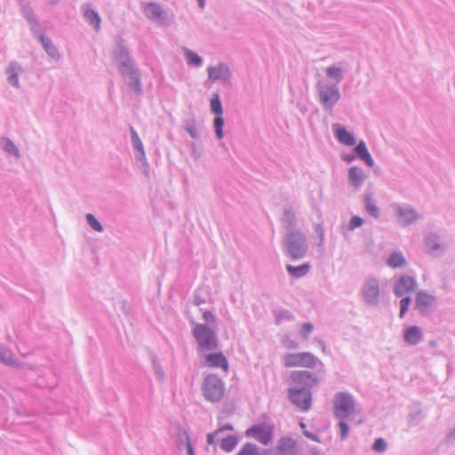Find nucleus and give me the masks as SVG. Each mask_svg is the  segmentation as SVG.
Instances as JSON below:
<instances>
[{"label": "nucleus", "instance_id": "1", "mask_svg": "<svg viewBox=\"0 0 455 455\" xmlns=\"http://www.w3.org/2000/svg\"><path fill=\"white\" fill-rule=\"evenodd\" d=\"M193 336L198 345L199 352L214 350L219 346L215 330L206 324L196 323L193 328Z\"/></svg>", "mask_w": 455, "mask_h": 455}, {"label": "nucleus", "instance_id": "2", "mask_svg": "<svg viewBox=\"0 0 455 455\" xmlns=\"http://www.w3.org/2000/svg\"><path fill=\"white\" fill-rule=\"evenodd\" d=\"M202 391L207 401L216 403L224 397L226 388L222 379L217 374L211 373L204 378Z\"/></svg>", "mask_w": 455, "mask_h": 455}, {"label": "nucleus", "instance_id": "3", "mask_svg": "<svg viewBox=\"0 0 455 455\" xmlns=\"http://www.w3.org/2000/svg\"><path fill=\"white\" fill-rule=\"evenodd\" d=\"M283 365L286 368L314 369L321 362L309 352L288 353L283 356Z\"/></svg>", "mask_w": 455, "mask_h": 455}, {"label": "nucleus", "instance_id": "4", "mask_svg": "<svg viewBox=\"0 0 455 455\" xmlns=\"http://www.w3.org/2000/svg\"><path fill=\"white\" fill-rule=\"evenodd\" d=\"M334 414L339 419H344L353 414L355 404L353 397L345 392L338 393L333 400Z\"/></svg>", "mask_w": 455, "mask_h": 455}, {"label": "nucleus", "instance_id": "5", "mask_svg": "<svg viewBox=\"0 0 455 455\" xmlns=\"http://www.w3.org/2000/svg\"><path fill=\"white\" fill-rule=\"evenodd\" d=\"M288 251L293 259L302 258L306 252L305 239L298 231H291L288 235Z\"/></svg>", "mask_w": 455, "mask_h": 455}, {"label": "nucleus", "instance_id": "6", "mask_svg": "<svg viewBox=\"0 0 455 455\" xmlns=\"http://www.w3.org/2000/svg\"><path fill=\"white\" fill-rule=\"evenodd\" d=\"M246 435L253 437L260 443L268 444L273 437V427L267 424L255 425L246 430Z\"/></svg>", "mask_w": 455, "mask_h": 455}, {"label": "nucleus", "instance_id": "7", "mask_svg": "<svg viewBox=\"0 0 455 455\" xmlns=\"http://www.w3.org/2000/svg\"><path fill=\"white\" fill-rule=\"evenodd\" d=\"M204 365L207 368L221 369L225 372L229 369L228 361L222 352L204 354Z\"/></svg>", "mask_w": 455, "mask_h": 455}, {"label": "nucleus", "instance_id": "8", "mask_svg": "<svg viewBox=\"0 0 455 455\" xmlns=\"http://www.w3.org/2000/svg\"><path fill=\"white\" fill-rule=\"evenodd\" d=\"M418 283L414 277L409 275L400 276L394 286V293L397 297H402L406 293L413 292L417 289Z\"/></svg>", "mask_w": 455, "mask_h": 455}, {"label": "nucleus", "instance_id": "9", "mask_svg": "<svg viewBox=\"0 0 455 455\" xmlns=\"http://www.w3.org/2000/svg\"><path fill=\"white\" fill-rule=\"evenodd\" d=\"M290 399L301 411H307L311 405V395L305 389H291Z\"/></svg>", "mask_w": 455, "mask_h": 455}, {"label": "nucleus", "instance_id": "10", "mask_svg": "<svg viewBox=\"0 0 455 455\" xmlns=\"http://www.w3.org/2000/svg\"><path fill=\"white\" fill-rule=\"evenodd\" d=\"M379 283L374 278H369L366 280L363 287V298L369 304H375L379 296Z\"/></svg>", "mask_w": 455, "mask_h": 455}, {"label": "nucleus", "instance_id": "11", "mask_svg": "<svg viewBox=\"0 0 455 455\" xmlns=\"http://www.w3.org/2000/svg\"><path fill=\"white\" fill-rule=\"evenodd\" d=\"M320 100L325 108H332L339 100V92L337 87L322 88L319 92Z\"/></svg>", "mask_w": 455, "mask_h": 455}, {"label": "nucleus", "instance_id": "12", "mask_svg": "<svg viewBox=\"0 0 455 455\" xmlns=\"http://www.w3.org/2000/svg\"><path fill=\"white\" fill-rule=\"evenodd\" d=\"M294 382L304 384L306 386H313L319 382V378L313 372L307 371H296L291 374Z\"/></svg>", "mask_w": 455, "mask_h": 455}, {"label": "nucleus", "instance_id": "13", "mask_svg": "<svg viewBox=\"0 0 455 455\" xmlns=\"http://www.w3.org/2000/svg\"><path fill=\"white\" fill-rule=\"evenodd\" d=\"M296 442L291 438H282L278 441L276 445L277 455H296L297 454Z\"/></svg>", "mask_w": 455, "mask_h": 455}, {"label": "nucleus", "instance_id": "14", "mask_svg": "<svg viewBox=\"0 0 455 455\" xmlns=\"http://www.w3.org/2000/svg\"><path fill=\"white\" fill-rule=\"evenodd\" d=\"M435 298L426 292V291H419L417 293L416 296V307L419 310L423 311L426 310L435 305Z\"/></svg>", "mask_w": 455, "mask_h": 455}, {"label": "nucleus", "instance_id": "15", "mask_svg": "<svg viewBox=\"0 0 455 455\" xmlns=\"http://www.w3.org/2000/svg\"><path fill=\"white\" fill-rule=\"evenodd\" d=\"M403 339L409 345H417L422 339V331L418 326H411L404 331Z\"/></svg>", "mask_w": 455, "mask_h": 455}, {"label": "nucleus", "instance_id": "16", "mask_svg": "<svg viewBox=\"0 0 455 455\" xmlns=\"http://www.w3.org/2000/svg\"><path fill=\"white\" fill-rule=\"evenodd\" d=\"M398 221L403 225L410 224L418 219L417 212L408 207H400L397 213Z\"/></svg>", "mask_w": 455, "mask_h": 455}, {"label": "nucleus", "instance_id": "17", "mask_svg": "<svg viewBox=\"0 0 455 455\" xmlns=\"http://www.w3.org/2000/svg\"><path fill=\"white\" fill-rule=\"evenodd\" d=\"M335 133L338 140L344 145L353 146L355 144V140L354 136L346 131L344 128L336 125L335 126Z\"/></svg>", "mask_w": 455, "mask_h": 455}, {"label": "nucleus", "instance_id": "18", "mask_svg": "<svg viewBox=\"0 0 455 455\" xmlns=\"http://www.w3.org/2000/svg\"><path fill=\"white\" fill-rule=\"evenodd\" d=\"M228 75V69L224 65L210 67L208 68V76L211 80H218L226 77Z\"/></svg>", "mask_w": 455, "mask_h": 455}, {"label": "nucleus", "instance_id": "19", "mask_svg": "<svg viewBox=\"0 0 455 455\" xmlns=\"http://www.w3.org/2000/svg\"><path fill=\"white\" fill-rule=\"evenodd\" d=\"M363 172L357 167H351L348 172V180L352 186L359 188L363 181Z\"/></svg>", "mask_w": 455, "mask_h": 455}, {"label": "nucleus", "instance_id": "20", "mask_svg": "<svg viewBox=\"0 0 455 455\" xmlns=\"http://www.w3.org/2000/svg\"><path fill=\"white\" fill-rule=\"evenodd\" d=\"M286 268L291 276L299 278L305 276L309 272L310 265L308 263H305L298 267L288 265Z\"/></svg>", "mask_w": 455, "mask_h": 455}, {"label": "nucleus", "instance_id": "21", "mask_svg": "<svg viewBox=\"0 0 455 455\" xmlns=\"http://www.w3.org/2000/svg\"><path fill=\"white\" fill-rule=\"evenodd\" d=\"M355 152L357 155L366 162V164L370 166H373V160L366 148L364 142L361 141L355 148Z\"/></svg>", "mask_w": 455, "mask_h": 455}, {"label": "nucleus", "instance_id": "22", "mask_svg": "<svg viewBox=\"0 0 455 455\" xmlns=\"http://www.w3.org/2000/svg\"><path fill=\"white\" fill-rule=\"evenodd\" d=\"M145 13L148 18L156 20L160 19L163 15L161 7L156 4H148L145 6Z\"/></svg>", "mask_w": 455, "mask_h": 455}, {"label": "nucleus", "instance_id": "23", "mask_svg": "<svg viewBox=\"0 0 455 455\" xmlns=\"http://www.w3.org/2000/svg\"><path fill=\"white\" fill-rule=\"evenodd\" d=\"M84 14L86 20L91 25H92L96 30H99L100 26V18L99 14L95 11L89 9V8H87L84 11Z\"/></svg>", "mask_w": 455, "mask_h": 455}, {"label": "nucleus", "instance_id": "24", "mask_svg": "<svg viewBox=\"0 0 455 455\" xmlns=\"http://www.w3.org/2000/svg\"><path fill=\"white\" fill-rule=\"evenodd\" d=\"M237 443L238 440L235 435H229L221 441L220 447L222 450L228 452L235 448Z\"/></svg>", "mask_w": 455, "mask_h": 455}, {"label": "nucleus", "instance_id": "25", "mask_svg": "<svg viewBox=\"0 0 455 455\" xmlns=\"http://www.w3.org/2000/svg\"><path fill=\"white\" fill-rule=\"evenodd\" d=\"M387 263L391 267H398L405 264V259L402 253L395 252L390 255L387 259Z\"/></svg>", "mask_w": 455, "mask_h": 455}, {"label": "nucleus", "instance_id": "26", "mask_svg": "<svg viewBox=\"0 0 455 455\" xmlns=\"http://www.w3.org/2000/svg\"><path fill=\"white\" fill-rule=\"evenodd\" d=\"M41 41H42V44H43V46L44 47L45 51L47 52V53L55 58L58 56V51L56 49V47L52 44V43L51 42L50 39L48 38H45V37H41Z\"/></svg>", "mask_w": 455, "mask_h": 455}, {"label": "nucleus", "instance_id": "27", "mask_svg": "<svg viewBox=\"0 0 455 455\" xmlns=\"http://www.w3.org/2000/svg\"><path fill=\"white\" fill-rule=\"evenodd\" d=\"M326 74L328 77L334 79L336 82H339L342 78V70L338 67H329L326 68Z\"/></svg>", "mask_w": 455, "mask_h": 455}, {"label": "nucleus", "instance_id": "28", "mask_svg": "<svg viewBox=\"0 0 455 455\" xmlns=\"http://www.w3.org/2000/svg\"><path fill=\"white\" fill-rule=\"evenodd\" d=\"M211 109L217 116L222 115V106L218 94H214L211 100Z\"/></svg>", "mask_w": 455, "mask_h": 455}, {"label": "nucleus", "instance_id": "29", "mask_svg": "<svg viewBox=\"0 0 455 455\" xmlns=\"http://www.w3.org/2000/svg\"><path fill=\"white\" fill-rule=\"evenodd\" d=\"M0 360L6 364H15L12 352L7 348H0Z\"/></svg>", "mask_w": 455, "mask_h": 455}, {"label": "nucleus", "instance_id": "30", "mask_svg": "<svg viewBox=\"0 0 455 455\" xmlns=\"http://www.w3.org/2000/svg\"><path fill=\"white\" fill-rule=\"evenodd\" d=\"M237 455H259L256 445L252 443H245Z\"/></svg>", "mask_w": 455, "mask_h": 455}, {"label": "nucleus", "instance_id": "31", "mask_svg": "<svg viewBox=\"0 0 455 455\" xmlns=\"http://www.w3.org/2000/svg\"><path fill=\"white\" fill-rule=\"evenodd\" d=\"M365 207H366V211L367 212L377 218L379 216V208L377 207V205L371 201V197L370 196H367L365 198Z\"/></svg>", "mask_w": 455, "mask_h": 455}, {"label": "nucleus", "instance_id": "32", "mask_svg": "<svg viewBox=\"0 0 455 455\" xmlns=\"http://www.w3.org/2000/svg\"><path fill=\"white\" fill-rule=\"evenodd\" d=\"M186 59L189 64L192 65H200L201 64V58L195 52L189 50H186L185 52Z\"/></svg>", "mask_w": 455, "mask_h": 455}, {"label": "nucleus", "instance_id": "33", "mask_svg": "<svg viewBox=\"0 0 455 455\" xmlns=\"http://www.w3.org/2000/svg\"><path fill=\"white\" fill-rule=\"evenodd\" d=\"M9 82L13 84L14 86H19V80H18V69L16 67L12 66L8 69Z\"/></svg>", "mask_w": 455, "mask_h": 455}, {"label": "nucleus", "instance_id": "34", "mask_svg": "<svg viewBox=\"0 0 455 455\" xmlns=\"http://www.w3.org/2000/svg\"><path fill=\"white\" fill-rule=\"evenodd\" d=\"M223 118L221 116H217L214 119V127H215V132L219 139H221L223 136L222 127H223Z\"/></svg>", "mask_w": 455, "mask_h": 455}, {"label": "nucleus", "instance_id": "35", "mask_svg": "<svg viewBox=\"0 0 455 455\" xmlns=\"http://www.w3.org/2000/svg\"><path fill=\"white\" fill-rule=\"evenodd\" d=\"M86 220L90 227L94 229L95 231L101 232L102 227L100 223L95 219V217L89 213L86 215Z\"/></svg>", "mask_w": 455, "mask_h": 455}, {"label": "nucleus", "instance_id": "36", "mask_svg": "<svg viewBox=\"0 0 455 455\" xmlns=\"http://www.w3.org/2000/svg\"><path fill=\"white\" fill-rule=\"evenodd\" d=\"M3 147L4 148V149L7 152L12 153L15 156L19 155V151H18L16 146L9 140H7V139L4 140Z\"/></svg>", "mask_w": 455, "mask_h": 455}, {"label": "nucleus", "instance_id": "37", "mask_svg": "<svg viewBox=\"0 0 455 455\" xmlns=\"http://www.w3.org/2000/svg\"><path fill=\"white\" fill-rule=\"evenodd\" d=\"M387 442L382 438H378L373 444L374 451L379 452L384 451L387 449Z\"/></svg>", "mask_w": 455, "mask_h": 455}, {"label": "nucleus", "instance_id": "38", "mask_svg": "<svg viewBox=\"0 0 455 455\" xmlns=\"http://www.w3.org/2000/svg\"><path fill=\"white\" fill-rule=\"evenodd\" d=\"M411 303V299L409 297H405L400 300V317L402 318L404 313L408 310L409 305Z\"/></svg>", "mask_w": 455, "mask_h": 455}, {"label": "nucleus", "instance_id": "39", "mask_svg": "<svg viewBox=\"0 0 455 455\" xmlns=\"http://www.w3.org/2000/svg\"><path fill=\"white\" fill-rule=\"evenodd\" d=\"M132 141H133L135 148L138 150H140L141 153H143L142 142L140 141L137 132L132 128Z\"/></svg>", "mask_w": 455, "mask_h": 455}, {"label": "nucleus", "instance_id": "40", "mask_svg": "<svg viewBox=\"0 0 455 455\" xmlns=\"http://www.w3.org/2000/svg\"><path fill=\"white\" fill-rule=\"evenodd\" d=\"M313 331V325L311 323H304L302 326H301V330H300V333H301V336L303 339H307L309 336V334L312 332Z\"/></svg>", "mask_w": 455, "mask_h": 455}, {"label": "nucleus", "instance_id": "41", "mask_svg": "<svg viewBox=\"0 0 455 455\" xmlns=\"http://www.w3.org/2000/svg\"><path fill=\"white\" fill-rule=\"evenodd\" d=\"M363 220L362 218L358 217V216H354L353 218H351L350 221H349V228L350 229H355L356 228H359L363 225Z\"/></svg>", "mask_w": 455, "mask_h": 455}, {"label": "nucleus", "instance_id": "42", "mask_svg": "<svg viewBox=\"0 0 455 455\" xmlns=\"http://www.w3.org/2000/svg\"><path fill=\"white\" fill-rule=\"evenodd\" d=\"M204 320L209 324H215L216 317L211 311H204L203 313Z\"/></svg>", "mask_w": 455, "mask_h": 455}, {"label": "nucleus", "instance_id": "43", "mask_svg": "<svg viewBox=\"0 0 455 455\" xmlns=\"http://www.w3.org/2000/svg\"><path fill=\"white\" fill-rule=\"evenodd\" d=\"M118 61L120 62L121 66H123V67L128 66L130 64V60H129L128 55L125 51L120 52V54L118 57Z\"/></svg>", "mask_w": 455, "mask_h": 455}, {"label": "nucleus", "instance_id": "44", "mask_svg": "<svg viewBox=\"0 0 455 455\" xmlns=\"http://www.w3.org/2000/svg\"><path fill=\"white\" fill-rule=\"evenodd\" d=\"M339 426V428H340V437H341V439L347 438V436L348 435V427L344 422V419H340Z\"/></svg>", "mask_w": 455, "mask_h": 455}, {"label": "nucleus", "instance_id": "45", "mask_svg": "<svg viewBox=\"0 0 455 455\" xmlns=\"http://www.w3.org/2000/svg\"><path fill=\"white\" fill-rule=\"evenodd\" d=\"M427 247L428 250L433 251L439 248L438 243H436V238L435 236H430L427 240Z\"/></svg>", "mask_w": 455, "mask_h": 455}, {"label": "nucleus", "instance_id": "46", "mask_svg": "<svg viewBox=\"0 0 455 455\" xmlns=\"http://www.w3.org/2000/svg\"><path fill=\"white\" fill-rule=\"evenodd\" d=\"M285 218H286V222H287L286 228H289L291 225V222L293 221L294 216L291 212H287L285 213Z\"/></svg>", "mask_w": 455, "mask_h": 455}, {"label": "nucleus", "instance_id": "47", "mask_svg": "<svg viewBox=\"0 0 455 455\" xmlns=\"http://www.w3.org/2000/svg\"><path fill=\"white\" fill-rule=\"evenodd\" d=\"M195 302L197 306L204 304L205 302V299L203 295H200L199 293H196L195 295Z\"/></svg>", "mask_w": 455, "mask_h": 455}, {"label": "nucleus", "instance_id": "48", "mask_svg": "<svg viewBox=\"0 0 455 455\" xmlns=\"http://www.w3.org/2000/svg\"><path fill=\"white\" fill-rule=\"evenodd\" d=\"M219 431H216L214 433H210L207 435L208 444H212L214 443L215 436L217 435Z\"/></svg>", "mask_w": 455, "mask_h": 455}, {"label": "nucleus", "instance_id": "49", "mask_svg": "<svg viewBox=\"0 0 455 455\" xmlns=\"http://www.w3.org/2000/svg\"><path fill=\"white\" fill-rule=\"evenodd\" d=\"M188 455H194V451H193L192 445H191L188 438Z\"/></svg>", "mask_w": 455, "mask_h": 455}, {"label": "nucleus", "instance_id": "50", "mask_svg": "<svg viewBox=\"0 0 455 455\" xmlns=\"http://www.w3.org/2000/svg\"><path fill=\"white\" fill-rule=\"evenodd\" d=\"M188 132L191 134L192 137L196 138L197 137V132L196 128H189L188 129Z\"/></svg>", "mask_w": 455, "mask_h": 455}, {"label": "nucleus", "instance_id": "51", "mask_svg": "<svg viewBox=\"0 0 455 455\" xmlns=\"http://www.w3.org/2000/svg\"><path fill=\"white\" fill-rule=\"evenodd\" d=\"M232 429H233L232 426L225 425L222 427H220V429H218L217 431L220 432L222 430H232Z\"/></svg>", "mask_w": 455, "mask_h": 455}, {"label": "nucleus", "instance_id": "52", "mask_svg": "<svg viewBox=\"0 0 455 455\" xmlns=\"http://www.w3.org/2000/svg\"><path fill=\"white\" fill-rule=\"evenodd\" d=\"M197 1H198L200 7L203 8L204 6V0H197Z\"/></svg>", "mask_w": 455, "mask_h": 455}, {"label": "nucleus", "instance_id": "53", "mask_svg": "<svg viewBox=\"0 0 455 455\" xmlns=\"http://www.w3.org/2000/svg\"><path fill=\"white\" fill-rule=\"evenodd\" d=\"M135 86H136V87H138V86H139V81H138V80H136V81H135Z\"/></svg>", "mask_w": 455, "mask_h": 455}, {"label": "nucleus", "instance_id": "54", "mask_svg": "<svg viewBox=\"0 0 455 455\" xmlns=\"http://www.w3.org/2000/svg\"><path fill=\"white\" fill-rule=\"evenodd\" d=\"M346 160H347V161H351V160H352V158H350V156H347V157L346 158Z\"/></svg>", "mask_w": 455, "mask_h": 455}, {"label": "nucleus", "instance_id": "55", "mask_svg": "<svg viewBox=\"0 0 455 455\" xmlns=\"http://www.w3.org/2000/svg\"><path fill=\"white\" fill-rule=\"evenodd\" d=\"M300 427H301L302 428H304V427H305V424H304V423H300Z\"/></svg>", "mask_w": 455, "mask_h": 455}]
</instances>
